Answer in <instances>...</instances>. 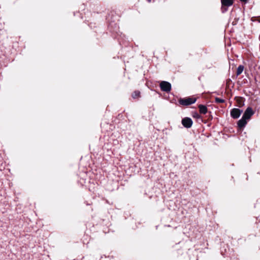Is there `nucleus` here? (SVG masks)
I'll list each match as a JSON object with an SVG mask.
<instances>
[{
	"mask_svg": "<svg viewBox=\"0 0 260 260\" xmlns=\"http://www.w3.org/2000/svg\"><path fill=\"white\" fill-rule=\"evenodd\" d=\"M196 101V98H187L180 99L179 100V103L180 105L183 106H189L194 103Z\"/></svg>",
	"mask_w": 260,
	"mask_h": 260,
	"instance_id": "f257e3e1",
	"label": "nucleus"
},
{
	"mask_svg": "<svg viewBox=\"0 0 260 260\" xmlns=\"http://www.w3.org/2000/svg\"><path fill=\"white\" fill-rule=\"evenodd\" d=\"M222 4L221 10L222 12L227 11V7L231 6L233 4V0H221Z\"/></svg>",
	"mask_w": 260,
	"mask_h": 260,
	"instance_id": "f03ea898",
	"label": "nucleus"
},
{
	"mask_svg": "<svg viewBox=\"0 0 260 260\" xmlns=\"http://www.w3.org/2000/svg\"><path fill=\"white\" fill-rule=\"evenodd\" d=\"M160 87L162 91L169 92L171 89V84L167 81H162L160 83Z\"/></svg>",
	"mask_w": 260,
	"mask_h": 260,
	"instance_id": "7ed1b4c3",
	"label": "nucleus"
},
{
	"mask_svg": "<svg viewBox=\"0 0 260 260\" xmlns=\"http://www.w3.org/2000/svg\"><path fill=\"white\" fill-rule=\"evenodd\" d=\"M254 114V112L250 107H248L244 113L242 117L248 120Z\"/></svg>",
	"mask_w": 260,
	"mask_h": 260,
	"instance_id": "20e7f679",
	"label": "nucleus"
},
{
	"mask_svg": "<svg viewBox=\"0 0 260 260\" xmlns=\"http://www.w3.org/2000/svg\"><path fill=\"white\" fill-rule=\"evenodd\" d=\"M242 113V110L238 108H234L231 111V116L235 119L239 118Z\"/></svg>",
	"mask_w": 260,
	"mask_h": 260,
	"instance_id": "39448f33",
	"label": "nucleus"
},
{
	"mask_svg": "<svg viewBox=\"0 0 260 260\" xmlns=\"http://www.w3.org/2000/svg\"><path fill=\"white\" fill-rule=\"evenodd\" d=\"M182 124L184 127L190 128L192 126V121L191 118L186 117L182 120Z\"/></svg>",
	"mask_w": 260,
	"mask_h": 260,
	"instance_id": "423d86ee",
	"label": "nucleus"
},
{
	"mask_svg": "<svg viewBox=\"0 0 260 260\" xmlns=\"http://www.w3.org/2000/svg\"><path fill=\"white\" fill-rule=\"evenodd\" d=\"M247 123V120L242 117V118L241 119H240L238 122V127L240 128H243V127H245V126L246 125Z\"/></svg>",
	"mask_w": 260,
	"mask_h": 260,
	"instance_id": "0eeeda50",
	"label": "nucleus"
},
{
	"mask_svg": "<svg viewBox=\"0 0 260 260\" xmlns=\"http://www.w3.org/2000/svg\"><path fill=\"white\" fill-rule=\"evenodd\" d=\"M199 111L200 113L205 114L207 112V107L203 105H200L199 106Z\"/></svg>",
	"mask_w": 260,
	"mask_h": 260,
	"instance_id": "6e6552de",
	"label": "nucleus"
},
{
	"mask_svg": "<svg viewBox=\"0 0 260 260\" xmlns=\"http://www.w3.org/2000/svg\"><path fill=\"white\" fill-rule=\"evenodd\" d=\"M244 68V66L242 65H240L238 67L236 72V74L237 76L240 75L243 72Z\"/></svg>",
	"mask_w": 260,
	"mask_h": 260,
	"instance_id": "1a4fd4ad",
	"label": "nucleus"
},
{
	"mask_svg": "<svg viewBox=\"0 0 260 260\" xmlns=\"http://www.w3.org/2000/svg\"><path fill=\"white\" fill-rule=\"evenodd\" d=\"M140 92L139 91H135L132 94V97L136 99L140 96Z\"/></svg>",
	"mask_w": 260,
	"mask_h": 260,
	"instance_id": "9d476101",
	"label": "nucleus"
},
{
	"mask_svg": "<svg viewBox=\"0 0 260 260\" xmlns=\"http://www.w3.org/2000/svg\"><path fill=\"white\" fill-rule=\"evenodd\" d=\"M215 102L217 103H224V100L219 98H215Z\"/></svg>",
	"mask_w": 260,
	"mask_h": 260,
	"instance_id": "9b49d317",
	"label": "nucleus"
},
{
	"mask_svg": "<svg viewBox=\"0 0 260 260\" xmlns=\"http://www.w3.org/2000/svg\"><path fill=\"white\" fill-rule=\"evenodd\" d=\"M193 117L197 119L201 118L200 115L197 113H194L193 115Z\"/></svg>",
	"mask_w": 260,
	"mask_h": 260,
	"instance_id": "f8f14e48",
	"label": "nucleus"
},
{
	"mask_svg": "<svg viewBox=\"0 0 260 260\" xmlns=\"http://www.w3.org/2000/svg\"><path fill=\"white\" fill-rule=\"evenodd\" d=\"M240 1L246 4L248 2V0H240Z\"/></svg>",
	"mask_w": 260,
	"mask_h": 260,
	"instance_id": "ddd939ff",
	"label": "nucleus"
},
{
	"mask_svg": "<svg viewBox=\"0 0 260 260\" xmlns=\"http://www.w3.org/2000/svg\"><path fill=\"white\" fill-rule=\"evenodd\" d=\"M147 1L149 2V3H150L151 2V0H147Z\"/></svg>",
	"mask_w": 260,
	"mask_h": 260,
	"instance_id": "4468645a",
	"label": "nucleus"
},
{
	"mask_svg": "<svg viewBox=\"0 0 260 260\" xmlns=\"http://www.w3.org/2000/svg\"><path fill=\"white\" fill-rule=\"evenodd\" d=\"M258 21L260 22V18L258 19Z\"/></svg>",
	"mask_w": 260,
	"mask_h": 260,
	"instance_id": "2eb2a0df",
	"label": "nucleus"
}]
</instances>
